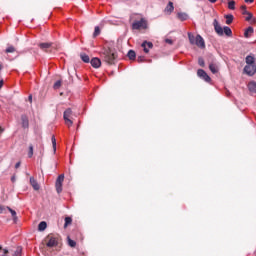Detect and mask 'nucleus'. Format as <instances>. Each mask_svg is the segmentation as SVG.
Returning <instances> with one entry per match:
<instances>
[{
    "label": "nucleus",
    "mask_w": 256,
    "mask_h": 256,
    "mask_svg": "<svg viewBox=\"0 0 256 256\" xmlns=\"http://www.w3.org/2000/svg\"><path fill=\"white\" fill-rule=\"evenodd\" d=\"M244 73L249 77H253L256 73V66L255 65H246L244 67Z\"/></svg>",
    "instance_id": "0eeeda50"
},
{
    "label": "nucleus",
    "mask_w": 256,
    "mask_h": 256,
    "mask_svg": "<svg viewBox=\"0 0 256 256\" xmlns=\"http://www.w3.org/2000/svg\"><path fill=\"white\" fill-rule=\"evenodd\" d=\"M127 55L131 61L135 60V57H137V54L133 50H129Z\"/></svg>",
    "instance_id": "393cba45"
},
{
    "label": "nucleus",
    "mask_w": 256,
    "mask_h": 256,
    "mask_svg": "<svg viewBox=\"0 0 256 256\" xmlns=\"http://www.w3.org/2000/svg\"><path fill=\"white\" fill-rule=\"evenodd\" d=\"M71 223H73V219H71V217H66L64 228L66 229V227H69V225H71Z\"/></svg>",
    "instance_id": "2f4dec72"
},
{
    "label": "nucleus",
    "mask_w": 256,
    "mask_h": 256,
    "mask_svg": "<svg viewBox=\"0 0 256 256\" xmlns=\"http://www.w3.org/2000/svg\"><path fill=\"white\" fill-rule=\"evenodd\" d=\"M22 253H23V247L18 246V247L16 248V250L14 251L13 256H21Z\"/></svg>",
    "instance_id": "bb28decb"
},
{
    "label": "nucleus",
    "mask_w": 256,
    "mask_h": 256,
    "mask_svg": "<svg viewBox=\"0 0 256 256\" xmlns=\"http://www.w3.org/2000/svg\"><path fill=\"white\" fill-rule=\"evenodd\" d=\"M242 15H247V13H250L247 11V6H241Z\"/></svg>",
    "instance_id": "4c0bfd02"
},
{
    "label": "nucleus",
    "mask_w": 256,
    "mask_h": 256,
    "mask_svg": "<svg viewBox=\"0 0 256 256\" xmlns=\"http://www.w3.org/2000/svg\"><path fill=\"white\" fill-rule=\"evenodd\" d=\"M30 185L33 187L34 191H39V183H37V180H35L34 177H30Z\"/></svg>",
    "instance_id": "ddd939ff"
},
{
    "label": "nucleus",
    "mask_w": 256,
    "mask_h": 256,
    "mask_svg": "<svg viewBox=\"0 0 256 256\" xmlns=\"http://www.w3.org/2000/svg\"><path fill=\"white\" fill-rule=\"evenodd\" d=\"M248 89L251 93H256V82L252 81L248 84Z\"/></svg>",
    "instance_id": "6ab92c4d"
},
{
    "label": "nucleus",
    "mask_w": 256,
    "mask_h": 256,
    "mask_svg": "<svg viewBox=\"0 0 256 256\" xmlns=\"http://www.w3.org/2000/svg\"><path fill=\"white\" fill-rule=\"evenodd\" d=\"M165 43H167L168 45H173V40L167 38V39L165 40Z\"/></svg>",
    "instance_id": "ea45409f"
},
{
    "label": "nucleus",
    "mask_w": 256,
    "mask_h": 256,
    "mask_svg": "<svg viewBox=\"0 0 256 256\" xmlns=\"http://www.w3.org/2000/svg\"><path fill=\"white\" fill-rule=\"evenodd\" d=\"M28 99H29V101H30V103H31V101H33V96L30 95V96L28 97Z\"/></svg>",
    "instance_id": "a18cd8bd"
},
{
    "label": "nucleus",
    "mask_w": 256,
    "mask_h": 256,
    "mask_svg": "<svg viewBox=\"0 0 256 256\" xmlns=\"http://www.w3.org/2000/svg\"><path fill=\"white\" fill-rule=\"evenodd\" d=\"M6 209H8L9 213H11L13 222L17 223V221H19V218L17 217V212L13 210L11 207H6Z\"/></svg>",
    "instance_id": "4468645a"
},
{
    "label": "nucleus",
    "mask_w": 256,
    "mask_h": 256,
    "mask_svg": "<svg viewBox=\"0 0 256 256\" xmlns=\"http://www.w3.org/2000/svg\"><path fill=\"white\" fill-rule=\"evenodd\" d=\"M51 142H52L54 151H57V140L55 139L54 136H52Z\"/></svg>",
    "instance_id": "f704fd0d"
},
{
    "label": "nucleus",
    "mask_w": 256,
    "mask_h": 256,
    "mask_svg": "<svg viewBox=\"0 0 256 256\" xmlns=\"http://www.w3.org/2000/svg\"><path fill=\"white\" fill-rule=\"evenodd\" d=\"M5 211V206L0 205V213H3Z\"/></svg>",
    "instance_id": "79ce46f5"
},
{
    "label": "nucleus",
    "mask_w": 256,
    "mask_h": 256,
    "mask_svg": "<svg viewBox=\"0 0 256 256\" xmlns=\"http://www.w3.org/2000/svg\"><path fill=\"white\" fill-rule=\"evenodd\" d=\"M40 49H42V51H48V49H51V43H40L39 44Z\"/></svg>",
    "instance_id": "dca6fc26"
},
{
    "label": "nucleus",
    "mask_w": 256,
    "mask_h": 256,
    "mask_svg": "<svg viewBox=\"0 0 256 256\" xmlns=\"http://www.w3.org/2000/svg\"><path fill=\"white\" fill-rule=\"evenodd\" d=\"M3 87V80H0V89Z\"/></svg>",
    "instance_id": "de8ad7c7"
},
{
    "label": "nucleus",
    "mask_w": 256,
    "mask_h": 256,
    "mask_svg": "<svg viewBox=\"0 0 256 256\" xmlns=\"http://www.w3.org/2000/svg\"><path fill=\"white\" fill-rule=\"evenodd\" d=\"M194 45H197V47H200V49H205V40H203L201 35L196 36V42H194Z\"/></svg>",
    "instance_id": "9d476101"
},
{
    "label": "nucleus",
    "mask_w": 256,
    "mask_h": 256,
    "mask_svg": "<svg viewBox=\"0 0 256 256\" xmlns=\"http://www.w3.org/2000/svg\"><path fill=\"white\" fill-rule=\"evenodd\" d=\"M5 54L6 55H9V54H12L14 55L13 57H10L9 60L10 61H13V59H15V57H17V50L15 49V47L13 46H8L5 50Z\"/></svg>",
    "instance_id": "6e6552de"
},
{
    "label": "nucleus",
    "mask_w": 256,
    "mask_h": 256,
    "mask_svg": "<svg viewBox=\"0 0 256 256\" xmlns=\"http://www.w3.org/2000/svg\"><path fill=\"white\" fill-rule=\"evenodd\" d=\"M226 18V25H231L233 23V15L228 14L225 16Z\"/></svg>",
    "instance_id": "cd10ccee"
},
{
    "label": "nucleus",
    "mask_w": 256,
    "mask_h": 256,
    "mask_svg": "<svg viewBox=\"0 0 256 256\" xmlns=\"http://www.w3.org/2000/svg\"><path fill=\"white\" fill-rule=\"evenodd\" d=\"M228 9H230L231 11H235V1H229L228 2Z\"/></svg>",
    "instance_id": "473e14b6"
},
{
    "label": "nucleus",
    "mask_w": 256,
    "mask_h": 256,
    "mask_svg": "<svg viewBox=\"0 0 256 256\" xmlns=\"http://www.w3.org/2000/svg\"><path fill=\"white\" fill-rule=\"evenodd\" d=\"M68 245H69V247H76L77 242H75L74 240H72L68 237Z\"/></svg>",
    "instance_id": "c9c22d12"
},
{
    "label": "nucleus",
    "mask_w": 256,
    "mask_h": 256,
    "mask_svg": "<svg viewBox=\"0 0 256 256\" xmlns=\"http://www.w3.org/2000/svg\"><path fill=\"white\" fill-rule=\"evenodd\" d=\"M1 69H3V66H2V65H0V71H1Z\"/></svg>",
    "instance_id": "3c124183"
},
{
    "label": "nucleus",
    "mask_w": 256,
    "mask_h": 256,
    "mask_svg": "<svg viewBox=\"0 0 256 256\" xmlns=\"http://www.w3.org/2000/svg\"><path fill=\"white\" fill-rule=\"evenodd\" d=\"M198 65H205V60L203 58H199Z\"/></svg>",
    "instance_id": "58836bf2"
},
{
    "label": "nucleus",
    "mask_w": 256,
    "mask_h": 256,
    "mask_svg": "<svg viewBox=\"0 0 256 256\" xmlns=\"http://www.w3.org/2000/svg\"><path fill=\"white\" fill-rule=\"evenodd\" d=\"M7 253H9V250L4 249V255H7Z\"/></svg>",
    "instance_id": "09e8293b"
},
{
    "label": "nucleus",
    "mask_w": 256,
    "mask_h": 256,
    "mask_svg": "<svg viewBox=\"0 0 256 256\" xmlns=\"http://www.w3.org/2000/svg\"><path fill=\"white\" fill-rule=\"evenodd\" d=\"M3 131H5V129H3L2 127H0V133H3Z\"/></svg>",
    "instance_id": "8fccbe9b"
},
{
    "label": "nucleus",
    "mask_w": 256,
    "mask_h": 256,
    "mask_svg": "<svg viewBox=\"0 0 256 256\" xmlns=\"http://www.w3.org/2000/svg\"><path fill=\"white\" fill-rule=\"evenodd\" d=\"M21 167V162H17L16 164H15V169H19Z\"/></svg>",
    "instance_id": "a19ab883"
},
{
    "label": "nucleus",
    "mask_w": 256,
    "mask_h": 256,
    "mask_svg": "<svg viewBox=\"0 0 256 256\" xmlns=\"http://www.w3.org/2000/svg\"><path fill=\"white\" fill-rule=\"evenodd\" d=\"M209 69H210L211 73H213L214 75L216 73H219V68L217 67V65H210Z\"/></svg>",
    "instance_id": "c85d7f7f"
},
{
    "label": "nucleus",
    "mask_w": 256,
    "mask_h": 256,
    "mask_svg": "<svg viewBox=\"0 0 256 256\" xmlns=\"http://www.w3.org/2000/svg\"><path fill=\"white\" fill-rule=\"evenodd\" d=\"M63 181H65V175L61 174L58 176L55 184L57 193H61V191H63Z\"/></svg>",
    "instance_id": "39448f33"
},
{
    "label": "nucleus",
    "mask_w": 256,
    "mask_h": 256,
    "mask_svg": "<svg viewBox=\"0 0 256 256\" xmlns=\"http://www.w3.org/2000/svg\"><path fill=\"white\" fill-rule=\"evenodd\" d=\"M44 243L48 247H57L59 245V237H55L54 235L50 234L44 239Z\"/></svg>",
    "instance_id": "f03ea898"
},
{
    "label": "nucleus",
    "mask_w": 256,
    "mask_h": 256,
    "mask_svg": "<svg viewBox=\"0 0 256 256\" xmlns=\"http://www.w3.org/2000/svg\"><path fill=\"white\" fill-rule=\"evenodd\" d=\"M90 64L91 65H101V59H99L98 57H94L91 59Z\"/></svg>",
    "instance_id": "a878e982"
},
{
    "label": "nucleus",
    "mask_w": 256,
    "mask_h": 256,
    "mask_svg": "<svg viewBox=\"0 0 256 256\" xmlns=\"http://www.w3.org/2000/svg\"><path fill=\"white\" fill-rule=\"evenodd\" d=\"M102 57L106 63H109V65L115 64V59H117V53L115 50H111V48H108L104 50Z\"/></svg>",
    "instance_id": "f257e3e1"
},
{
    "label": "nucleus",
    "mask_w": 256,
    "mask_h": 256,
    "mask_svg": "<svg viewBox=\"0 0 256 256\" xmlns=\"http://www.w3.org/2000/svg\"><path fill=\"white\" fill-rule=\"evenodd\" d=\"M197 75L200 79H203V81H205L206 83H210L211 77L209 76V74H207V72H205V70L198 69Z\"/></svg>",
    "instance_id": "423d86ee"
},
{
    "label": "nucleus",
    "mask_w": 256,
    "mask_h": 256,
    "mask_svg": "<svg viewBox=\"0 0 256 256\" xmlns=\"http://www.w3.org/2000/svg\"><path fill=\"white\" fill-rule=\"evenodd\" d=\"M21 125L24 129H29V117L27 115L21 116Z\"/></svg>",
    "instance_id": "f8f14e48"
},
{
    "label": "nucleus",
    "mask_w": 256,
    "mask_h": 256,
    "mask_svg": "<svg viewBox=\"0 0 256 256\" xmlns=\"http://www.w3.org/2000/svg\"><path fill=\"white\" fill-rule=\"evenodd\" d=\"M253 33H254V29H253L252 26H250V27H248V28L245 30V32H244V37H245L246 39H249V37H251V35H253Z\"/></svg>",
    "instance_id": "2eb2a0df"
},
{
    "label": "nucleus",
    "mask_w": 256,
    "mask_h": 256,
    "mask_svg": "<svg viewBox=\"0 0 256 256\" xmlns=\"http://www.w3.org/2000/svg\"><path fill=\"white\" fill-rule=\"evenodd\" d=\"M81 60L83 61V63H90L91 58H89V55L82 53L80 55Z\"/></svg>",
    "instance_id": "412c9836"
},
{
    "label": "nucleus",
    "mask_w": 256,
    "mask_h": 256,
    "mask_svg": "<svg viewBox=\"0 0 256 256\" xmlns=\"http://www.w3.org/2000/svg\"><path fill=\"white\" fill-rule=\"evenodd\" d=\"M213 26L217 35H220V36L223 35V27L219 25V21H217V19H214Z\"/></svg>",
    "instance_id": "1a4fd4ad"
},
{
    "label": "nucleus",
    "mask_w": 256,
    "mask_h": 256,
    "mask_svg": "<svg viewBox=\"0 0 256 256\" xmlns=\"http://www.w3.org/2000/svg\"><path fill=\"white\" fill-rule=\"evenodd\" d=\"M141 47L145 53H149V49H153V42L144 41Z\"/></svg>",
    "instance_id": "9b49d317"
},
{
    "label": "nucleus",
    "mask_w": 256,
    "mask_h": 256,
    "mask_svg": "<svg viewBox=\"0 0 256 256\" xmlns=\"http://www.w3.org/2000/svg\"><path fill=\"white\" fill-rule=\"evenodd\" d=\"M100 34H101V29L99 28V26H96L94 29L93 37H98V35Z\"/></svg>",
    "instance_id": "72a5a7b5"
},
{
    "label": "nucleus",
    "mask_w": 256,
    "mask_h": 256,
    "mask_svg": "<svg viewBox=\"0 0 256 256\" xmlns=\"http://www.w3.org/2000/svg\"><path fill=\"white\" fill-rule=\"evenodd\" d=\"M245 1V3H253V1H255V0H244Z\"/></svg>",
    "instance_id": "c03bdc74"
},
{
    "label": "nucleus",
    "mask_w": 256,
    "mask_h": 256,
    "mask_svg": "<svg viewBox=\"0 0 256 256\" xmlns=\"http://www.w3.org/2000/svg\"><path fill=\"white\" fill-rule=\"evenodd\" d=\"M223 33H225L227 37H231V35H233V31H231V28L229 26H225L223 28Z\"/></svg>",
    "instance_id": "4be33fe9"
},
{
    "label": "nucleus",
    "mask_w": 256,
    "mask_h": 256,
    "mask_svg": "<svg viewBox=\"0 0 256 256\" xmlns=\"http://www.w3.org/2000/svg\"><path fill=\"white\" fill-rule=\"evenodd\" d=\"M253 21V23H255L256 19L253 18V14L251 12L247 13L246 14V18H245V21Z\"/></svg>",
    "instance_id": "c756f323"
},
{
    "label": "nucleus",
    "mask_w": 256,
    "mask_h": 256,
    "mask_svg": "<svg viewBox=\"0 0 256 256\" xmlns=\"http://www.w3.org/2000/svg\"><path fill=\"white\" fill-rule=\"evenodd\" d=\"M177 16L180 21H187L189 19V15H187V13L180 12Z\"/></svg>",
    "instance_id": "f3484780"
},
{
    "label": "nucleus",
    "mask_w": 256,
    "mask_h": 256,
    "mask_svg": "<svg viewBox=\"0 0 256 256\" xmlns=\"http://www.w3.org/2000/svg\"><path fill=\"white\" fill-rule=\"evenodd\" d=\"M132 29L139 31L140 29H147V20L141 18L140 20L134 21L132 23Z\"/></svg>",
    "instance_id": "7ed1b4c3"
},
{
    "label": "nucleus",
    "mask_w": 256,
    "mask_h": 256,
    "mask_svg": "<svg viewBox=\"0 0 256 256\" xmlns=\"http://www.w3.org/2000/svg\"><path fill=\"white\" fill-rule=\"evenodd\" d=\"M94 69H99V67H101V65H93L92 66Z\"/></svg>",
    "instance_id": "37998d69"
},
{
    "label": "nucleus",
    "mask_w": 256,
    "mask_h": 256,
    "mask_svg": "<svg viewBox=\"0 0 256 256\" xmlns=\"http://www.w3.org/2000/svg\"><path fill=\"white\" fill-rule=\"evenodd\" d=\"M28 157L29 158L33 157V144L29 145Z\"/></svg>",
    "instance_id": "e433bc0d"
},
{
    "label": "nucleus",
    "mask_w": 256,
    "mask_h": 256,
    "mask_svg": "<svg viewBox=\"0 0 256 256\" xmlns=\"http://www.w3.org/2000/svg\"><path fill=\"white\" fill-rule=\"evenodd\" d=\"M73 115V110H71V108H68L64 111V121H65V124L68 126V127H71L73 125V120L71 119V116Z\"/></svg>",
    "instance_id": "20e7f679"
},
{
    "label": "nucleus",
    "mask_w": 256,
    "mask_h": 256,
    "mask_svg": "<svg viewBox=\"0 0 256 256\" xmlns=\"http://www.w3.org/2000/svg\"><path fill=\"white\" fill-rule=\"evenodd\" d=\"M61 85H63V82L61 80H57L53 85V89H61Z\"/></svg>",
    "instance_id": "7c9ffc66"
},
{
    "label": "nucleus",
    "mask_w": 256,
    "mask_h": 256,
    "mask_svg": "<svg viewBox=\"0 0 256 256\" xmlns=\"http://www.w3.org/2000/svg\"><path fill=\"white\" fill-rule=\"evenodd\" d=\"M175 7L173 6V2H169L165 8L166 13H173Z\"/></svg>",
    "instance_id": "aec40b11"
},
{
    "label": "nucleus",
    "mask_w": 256,
    "mask_h": 256,
    "mask_svg": "<svg viewBox=\"0 0 256 256\" xmlns=\"http://www.w3.org/2000/svg\"><path fill=\"white\" fill-rule=\"evenodd\" d=\"M255 63V57L253 55H248L246 57V65H253Z\"/></svg>",
    "instance_id": "a211bd4d"
},
{
    "label": "nucleus",
    "mask_w": 256,
    "mask_h": 256,
    "mask_svg": "<svg viewBox=\"0 0 256 256\" xmlns=\"http://www.w3.org/2000/svg\"><path fill=\"white\" fill-rule=\"evenodd\" d=\"M210 3H217V0H208Z\"/></svg>",
    "instance_id": "49530a36"
},
{
    "label": "nucleus",
    "mask_w": 256,
    "mask_h": 256,
    "mask_svg": "<svg viewBox=\"0 0 256 256\" xmlns=\"http://www.w3.org/2000/svg\"><path fill=\"white\" fill-rule=\"evenodd\" d=\"M188 39H189L191 45H195V42L197 41V36H195L191 33H188Z\"/></svg>",
    "instance_id": "5701e85b"
},
{
    "label": "nucleus",
    "mask_w": 256,
    "mask_h": 256,
    "mask_svg": "<svg viewBox=\"0 0 256 256\" xmlns=\"http://www.w3.org/2000/svg\"><path fill=\"white\" fill-rule=\"evenodd\" d=\"M45 229H47V222L45 221L40 222L38 225V231H45Z\"/></svg>",
    "instance_id": "b1692460"
},
{
    "label": "nucleus",
    "mask_w": 256,
    "mask_h": 256,
    "mask_svg": "<svg viewBox=\"0 0 256 256\" xmlns=\"http://www.w3.org/2000/svg\"><path fill=\"white\" fill-rule=\"evenodd\" d=\"M3 249V247L0 246V251Z\"/></svg>",
    "instance_id": "603ef678"
}]
</instances>
